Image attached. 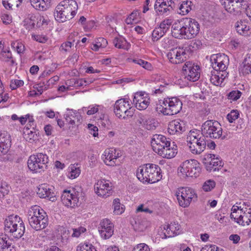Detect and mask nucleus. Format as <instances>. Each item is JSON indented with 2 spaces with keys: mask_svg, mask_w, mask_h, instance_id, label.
<instances>
[{
  "mask_svg": "<svg viewBox=\"0 0 251 251\" xmlns=\"http://www.w3.org/2000/svg\"><path fill=\"white\" fill-rule=\"evenodd\" d=\"M30 22L29 24L31 25L32 27H34L35 25V22H36L37 26H40V23L41 22V25H43L44 23H46L47 25V21L43 17L41 16H31L30 18Z\"/></svg>",
  "mask_w": 251,
  "mask_h": 251,
  "instance_id": "4c0bfd02",
  "label": "nucleus"
},
{
  "mask_svg": "<svg viewBox=\"0 0 251 251\" xmlns=\"http://www.w3.org/2000/svg\"><path fill=\"white\" fill-rule=\"evenodd\" d=\"M103 155L105 156L104 162L107 165L114 166L116 165V161L119 155L118 153H116L115 149H107Z\"/></svg>",
  "mask_w": 251,
  "mask_h": 251,
  "instance_id": "a878e982",
  "label": "nucleus"
},
{
  "mask_svg": "<svg viewBox=\"0 0 251 251\" xmlns=\"http://www.w3.org/2000/svg\"><path fill=\"white\" fill-rule=\"evenodd\" d=\"M51 0H30L31 5L36 10L44 11L46 10Z\"/></svg>",
  "mask_w": 251,
  "mask_h": 251,
  "instance_id": "7c9ffc66",
  "label": "nucleus"
},
{
  "mask_svg": "<svg viewBox=\"0 0 251 251\" xmlns=\"http://www.w3.org/2000/svg\"><path fill=\"white\" fill-rule=\"evenodd\" d=\"M132 251H150V249L147 244L140 243L134 247Z\"/></svg>",
  "mask_w": 251,
  "mask_h": 251,
  "instance_id": "6e6d98bb",
  "label": "nucleus"
},
{
  "mask_svg": "<svg viewBox=\"0 0 251 251\" xmlns=\"http://www.w3.org/2000/svg\"><path fill=\"white\" fill-rule=\"evenodd\" d=\"M33 160L31 159V155L29 157L27 161V165L28 168L32 171L35 173H40L43 171L41 170L40 166H38L39 165V162L38 160L33 162Z\"/></svg>",
  "mask_w": 251,
  "mask_h": 251,
  "instance_id": "c9c22d12",
  "label": "nucleus"
},
{
  "mask_svg": "<svg viewBox=\"0 0 251 251\" xmlns=\"http://www.w3.org/2000/svg\"><path fill=\"white\" fill-rule=\"evenodd\" d=\"M169 229L171 231L173 234H179V232L178 231L179 229V227L177 224H176L175 223H171L168 226V227L167 230Z\"/></svg>",
  "mask_w": 251,
  "mask_h": 251,
  "instance_id": "052dcab7",
  "label": "nucleus"
},
{
  "mask_svg": "<svg viewBox=\"0 0 251 251\" xmlns=\"http://www.w3.org/2000/svg\"><path fill=\"white\" fill-rule=\"evenodd\" d=\"M235 27L237 32L240 34L249 30V27L247 26L245 23L242 21H238L236 23Z\"/></svg>",
  "mask_w": 251,
  "mask_h": 251,
  "instance_id": "a19ab883",
  "label": "nucleus"
},
{
  "mask_svg": "<svg viewBox=\"0 0 251 251\" xmlns=\"http://www.w3.org/2000/svg\"><path fill=\"white\" fill-rule=\"evenodd\" d=\"M188 50L187 47H176L170 50L167 56L172 63L179 64L187 60L186 51Z\"/></svg>",
  "mask_w": 251,
  "mask_h": 251,
  "instance_id": "9b49d317",
  "label": "nucleus"
},
{
  "mask_svg": "<svg viewBox=\"0 0 251 251\" xmlns=\"http://www.w3.org/2000/svg\"><path fill=\"white\" fill-rule=\"evenodd\" d=\"M174 4L172 0H156L154 7L156 12L167 15L173 11Z\"/></svg>",
  "mask_w": 251,
  "mask_h": 251,
  "instance_id": "6ab92c4d",
  "label": "nucleus"
},
{
  "mask_svg": "<svg viewBox=\"0 0 251 251\" xmlns=\"http://www.w3.org/2000/svg\"><path fill=\"white\" fill-rule=\"evenodd\" d=\"M88 127L90 130V133L92 134L93 136L97 137L98 136V128L97 126L91 124H89Z\"/></svg>",
  "mask_w": 251,
  "mask_h": 251,
  "instance_id": "338daca9",
  "label": "nucleus"
},
{
  "mask_svg": "<svg viewBox=\"0 0 251 251\" xmlns=\"http://www.w3.org/2000/svg\"><path fill=\"white\" fill-rule=\"evenodd\" d=\"M23 135L24 138L26 140H34L35 136L37 135L35 131L32 130L27 131L26 130L23 131Z\"/></svg>",
  "mask_w": 251,
  "mask_h": 251,
  "instance_id": "13d9d810",
  "label": "nucleus"
},
{
  "mask_svg": "<svg viewBox=\"0 0 251 251\" xmlns=\"http://www.w3.org/2000/svg\"><path fill=\"white\" fill-rule=\"evenodd\" d=\"M162 113L165 115H173L178 113L182 109V102L178 98L172 97L165 99L163 102Z\"/></svg>",
  "mask_w": 251,
  "mask_h": 251,
  "instance_id": "1a4fd4ad",
  "label": "nucleus"
},
{
  "mask_svg": "<svg viewBox=\"0 0 251 251\" xmlns=\"http://www.w3.org/2000/svg\"><path fill=\"white\" fill-rule=\"evenodd\" d=\"M0 142L4 144L5 148L11 146V137L9 134L6 131H0Z\"/></svg>",
  "mask_w": 251,
  "mask_h": 251,
  "instance_id": "f704fd0d",
  "label": "nucleus"
},
{
  "mask_svg": "<svg viewBox=\"0 0 251 251\" xmlns=\"http://www.w3.org/2000/svg\"><path fill=\"white\" fill-rule=\"evenodd\" d=\"M177 146L175 144L174 142L172 143V145H167L157 154L163 158L171 159L174 157L177 151Z\"/></svg>",
  "mask_w": 251,
  "mask_h": 251,
  "instance_id": "bb28decb",
  "label": "nucleus"
},
{
  "mask_svg": "<svg viewBox=\"0 0 251 251\" xmlns=\"http://www.w3.org/2000/svg\"><path fill=\"white\" fill-rule=\"evenodd\" d=\"M133 62L135 63L139 64V65L142 66L144 68L147 70H151V63H149L147 61H144L141 59L136 58L133 60Z\"/></svg>",
  "mask_w": 251,
  "mask_h": 251,
  "instance_id": "8fccbe9b",
  "label": "nucleus"
},
{
  "mask_svg": "<svg viewBox=\"0 0 251 251\" xmlns=\"http://www.w3.org/2000/svg\"><path fill=\"white\" fill-rule=\"evenodd\" d=\"M239 115V113L237 110H232L227 115L226 118L229 123H232L238 118Z\"/></svg>",
  "mask_w": 251,
  "mask_h": 251,
  "instance_id": "09e8293b",
  "label": "nucleus"
},
{
  "mask_svg": "<svg viewBox=\"0 0 251 251\" xmlns=\"http://www.w3.org/2000/svg\"><path fill=\"white\" fill-rule=\"evenodd\" d=\"M28 220L31 227L37 231L45 228L49 223L47 213L36 206L28 212Z\"/></svg>",
  "mask_w": 251,
  "mask_h": 251,
  "instance_id": "20e7f679",
  "label": "nucleus"
},
{
  "mask_svg": "<svg viewBox=\"0 0 251 251\" xmlns=\"http://www.w3.org/2000/svg\"><path fill=\"white\" fill-rule=\"evenodd\" d=\"M215 186V182L214 181L210 179L204 182L202 186V188L204 191L208 192L213 189Z\"/></svg>",
  "mask_w": 251,
  "mask_h": 251,
  "instance_id": "603ef678",
  "label": "nucleus"
},
{
  "mask_svg": "<svg viewBox=\"0 0 251 251\" xmlns=\"http://www.w3.org/2000/svg\"><path fill=\"white\" fill-rule=\"evenodd\" d=\"M67 113L65 115L66 121L70 124L69 129H72L74 126H77L81 123L82 116L80 113L73 109H67Z\"/></svg>",
  "mask_w": 251,
  "mask_h": 251,
  "instance_id": "4be33fe9",
  "label": "nucleus"
},
{
  "mask_svg": "<svg viewBox=\"0 0 251 251\" xmlns=\"http://www.w3.org/2000/svg\"><path fill=\"white\" fill-rule=\"evenodd\" d=\"M186 27H185L183 19L175 23L172 26V34L175 38L187 39Z\"/></svg>",
  "mask_w": 251,
  "mask_h": 251,
  "instance_id": "5701e85b",
  "label": "nucleus"
},
{
  "mask_svg": "<svg viewBox=\"0 0 251 251\" xmlns=\"http://www.w3.org/2000/svg\"><path fill=\"white\" fill-rule=\"evenodd\" d=\"M78 9L77 2L74 0H64L56 7L54 16L59 22L72 19L75 15Z\"/></svg>",
  "mask_w": 251,
  "mask_h": 251,
  "instance_id": "f257e3e1",
  "label": "nucleus"
},
{
  "mask_svg": "<svg viewBox=\"0 0 251 251\" xmlns=\"http://www.w3.org/2000/svg\"><path fill=\"white\" fill-rule=\"evenodd\" d=\"M100 105L97 104L91 105L88 107V110L86 112L88 115H91L97 113L99 111Z\"/></svg>",
  "mask_w": 251,
  "mask_h": 251,
  "instance_id": "bf43d9fd",
  "label": "nucleus"
},
{
  "mask_svg": "<svg viewBox=\"0 0 251 251\" xmlns=\"http://www.w3.org/2000/svg\"><path fill=\"white\" fill-rule=\"evenodd\" d=\"M71 170L69 175V177L71 179L76 178L80 173V170L79 168H76L74 165H72L70 167Z\"/></svg>",
  "mask_w": 251,
  "mask_h": 251,
  "instance_id": "de8ad7c7",
  "label": "nucleus"
},
{
  "mask_svg": "<svg viewBox=\"0 0 251 251\" xmlns=\"http://www.w3.org/2000/svg\"><path fill=\"white\" fill-rule=\"evenodd\" d=\"M31 159L34 161L38 160L39 162V165L38 166H40L41 170L44 171L45 169H47V164L49 162L48 156L46 154L42 153H38L36 154L31 155Z\"/></svg>",
  "mask_w": 251,
  "mask_h": 251,
  "instance_id": "cd10ccee",
  "label": "nucleus"
},
{
  "mask_svg": "<svg viewBox=\"0 0 251 251\" xmlns=\"http://www.w3.org/2000/svg\"><path fill=\"white\" fill-rule=\"evenodd\" d=\"M179 205L183 207H188L192 201L197 199L195 191L189 187L178 188L176 193Z\"/></svg>",
  "mask_w": 251,
  "mask_h": 251,
  "instance_id": "6e6552de",
  "label": "nucleus"
},
{
  "mask_svg": "<svg viewBox=\"0 0 251 251\" xmlns=\"http://www.w3.org/2000/svg\"><path fill=\"white\" fill-rule=\"evenodd\" d=\"M96 43L99 45L100 48H104L106 47L107 45V40L103 38H99L97 39Z\"/></svg>",
  "mask_w": 251,
  "mask_h": 251,
  "instance_id": "774afa93",
  "label": "nucleus"
},
{
  "mask_svg": "<svg viewBox=\"0 0 251 251\" xmlns=\"http://www.w3.org/2000/svg\"><path fill=\"white\" fill-rule=\"evenodd\" d=\"M201 131L205 137L211 139H222L225 138V136L222 137L223 130L220 123L215 120H207L201 126Z\"/></svg>",
  "mask_w": 251,
  "mask_h": 251,
  "instance_id": "423d86ee",
  "label": "nucleus"
},
{
  "mask_svg": "<svg viewBox=\"0 0 251 251\" xmlns=\"http://www.w3.org/2000/svg\"><path fill=\"white\" fill-rule=\"evenodd\" d=\"M76 251H97V250L92 244L85 243L83 245H79L77 247Z\"/></svg>",
  "mask_w": 251,
  "mask_h": 251,
  "instance_id": "c03bdc74",
  "label": "nucleus"
},
{
  "mask_svg": "<svg viewBox=\"0 0 251 251\" xmlns=\"http://www.w3.org/2000/svg\"><path fill=\"white\" fill-rule=\"evenodd\" d=\"M206 161V159L204 158L203 159V163L204 164L207 171L209 172H214L219 170V168L223 165V163L219 159H213L209 161Z\"/></svg>",
  "mask_w": 251,
  "mask_h": 251,
  "instance_id": "c85d7f7f",
  "label": "nucleus"
},
{
  "mask_svg": "<svg viewBox=\"0 0 251 251\" xmlns=\"http://www.w3.org/2000/svg\"><path fill=\"white\" fill-rule=\"evenodd\" d=\"M114 207V212L115 214L119 215L122 214L124 211L123 205H121L120 200L119 199H115L113 201V203Z\"/></svg>",
  "mask_w": 251,
  "mask_h": 251,
  "instance_id": "ea45409f",
  "label": "nucleus"
},
{
  "mask_svg": "<svg viewBox=\"0 0 251 251\" xmlns=\"http://www.w3.org/2000/svg\"><path fill=\"white\" fill-rule=\"evenodd\" d=\"M72 233V228H67L63 227V233H62V238L65 239H68L69 237H71V234Z\"/></svg>",
  "mask_w": 251,
  "mask_h": 251,
  "instance_id": "0e129e2a",
  "label": "nucleus"
},
{
  "mask_svg": "<svg viewBox=\"0 0 251 251\" xmlns=\"http://www.w3.org/2000/svg\"><path fill=\"white\" fill-rule=\"evenodd\" d=\"M200 68L198 65H195L190 61L185 63L182 67V74L184 77L188 80L195 82L200 77Z\"/></svg>",
  "mask_w": 251,
  "mask_h": 251,
  "instance_id": "f8f14e48",
  "label": "nucleus"
},
{
  "mask_svg": "<svg viewBox=\"0 0 251 251\" xmlns=\"http://www.w3.org/2000/svg\"><path fill=\"white\" fill-rule=\"evenodd\" d=\"M234 221L242 226H245V224L249 225L251 222V209H249L247 212L244 211L238 218H235Z\"/></svg>",
  "mask_w": 251,
  "mask_h": 251,
  "instance_id": "c756f323",
  "label": "nucleus"
},
{
  "mask_svg": "<svg viewBox=\"0 0 251 251\" xmlns=\"http://www.w3.org/2000/svg\"><path fill=\"white\" fill-rule=\"evenodd\" d=\"M145 169L147 170L148 183H153L161 178V169L159 166L154 164H147L145 165Z\"/></svg>",
  "mask_w": 251,
  "mask_h": 251,
  "instance_id": "dca6fc26",
  "label": "nucleus"
},
{
  "mask_svg": "<svg viewBox=\"0 0 251 251\" xmlns=\"http://www.w3.org/2000/svg\"><path fill=\"white\" fill-rule=\"evenodd\" d=\"M242 93L239 90H233L228 94V98L229 100L235 101L238 100L241 96Z\"/></svg>",
  "mask_w": 251,
  "mask_h": 251,
  "instance_id": "864d4df0",
  "label": "nucleus"
},
{
  "mask_svg": "<svg viewBox=\"0 0 251 251\" xmlns=\"http://www.w3.org/2000/svg\"><path fill=\"white\" fill-rule=\"evenodd\" d=\"M211 73V76L210 77L211 82L216 86L221 85L222 82V80L220 79L219 75L217 74V72H212Z\"/></svg>",
  "mask_w": 251,
  "mask_h": 251,
  "instance_id": "49530a36",
  "label": "nucleus"
},
{
  "mask_svg": "<svg viewBox=\"0 0 251 251\" xmlns=\"http://www.w3.org/2000/svg\"><path fill=\"white\" fill-rule=\"evenodd\" d=\"M4 230L8 235L19 239L24 235L25 227L23 221L19 216L11 215L5 220Z\"/></svg>",
  "mask_w": 251,
  "mask_h": 251,
  "instance_id": "f03ea898",
  "label": "nucleus"
},
{
  "mask_svg": "<svg viewBox=\"0 0 251 251\" xmlns=\"http://www.w3.org/2000/svg\"><path fill=\"white\" fill-rule=\"evenodd\" d=\"M7 234L0 233V251H3L6 248L8 249L11 246V243L8 242Z\"/></svg>",
  "mask_w": 251,
  "mask_h": 251,
  "instance_id": "e433bc0d",
  "label": "nucleus"
},
{
  "mask_svg": "<svg viewBox=\"0 0 251 251\" xmlns=\"http://www.w3.org/2000/svg\"><path fill=\"white\" fill-rule=\"evenodd\" d=\"M113 43L116 48L126 50H128L130 46V44L122 37H115Z\"/></svg>",
  "mask_w": 251,
  "mask_h": 251,
  "instance_id": "2f4dec72",
  "label": "nucleus"
},
{
  "mask_svg": "<svg viewBox=\"0 0 251 251\" xmlns=\"http://www.w3.org/2000/svg\"><path fill=\"white\" fill-rule=\"evenodd\" d=\"M171 139L161 134L153 135L151 145L154 152L158 153L167 145H170Z\"/></svg>",
  "mask_w": 251,
  "mask_h": 251,
  "instance_id": "2eb2a0df",
  "label": "nucleus"
},
{
  "mask_svg": "<svg viewBox=\"0 0 251 251\" xmlns=\"http://www.w3.org/2000/svg\"><path fill=\"white\" fill-rule=\"evenodd\" d=\"M174 42V40L169 38H164L162 41V46L164 49L170 48V45Z\"/></svg>",
  "mask_w": 251,
  "mask_h": 251,
  "instance_id": "e2e57ef3",
  "label": "nucleus"
},
{
  "mask_svg": "<svg viewBox=\"0 0 251 251\" xmlns=\"http://www.w3.org/2000/svg\"><path fill=\"white\" fill-rule=\"evenodd\" d=\"M244 70L245 72L249 74H251V54L247 56L243 62Z\"/></svg>",
  "mask_w": 251,
  "mask_h": 251,
  "instance_id": "a18cd8bd",
  "label": "nucleus"
},
{
  "mask_svg": "<svg viewBox=\"0 0 251 251\" xmlns=\"http://www.w3.org/2000/svg\"><path fill=\"white\" fill-rule=\"evenodd\" d=\"M202 45L201 42L199 40H193L191 41V43L188 48V50H191L192 48L193 50H196L201 48Z\"/></svg>",
  "mask_w": 251,
  "mask_h": 251,
  "instance_id": "4d7b16f0",
  "label": "nucleus"
},
{
  "mask_svg": "<svg viewBox=\"0 0 251 251\" xmlns=\"http://www.w3.org/2000/svg\"><path fill=\"white\" fill-rule=\"evenodd\" d=\"M145 165L140 166L136 171V176L138 179L143 183H148V176L147 170L145 169Z\"/></svg>",
  "mask_w": 251,
  "mask_h": 251,
  "instance_id": "473e14b6",
  "label": "nucleus"
},
{
  "mask_svg": "<svg viewBox=\"0 0 251 251\" xmlns=\"http://www.w3.org/2000/svg\"><path fill=\"white\" fill-rule=\"evenodd\" d=\"M201 251H224L223 249L219 250L216 245H206L203 247Z\"/></svg>",
  "mask_w": 251,
  "mask_h": 251,
  "instance_id": "680f3d73",
  "label": "nucleus"
},
{
  "mask_svg": "<svg viewBox=\"0 0 251 251\" xmlns=\"http://www.w3.org/2000/svg\"><path fill=\"white\" fill-rule=\"evenodd\" d=\"M228 61V57L224 54H213L210 57L211 66L215 71L217 72L222 82L228 75L226 71Z\"/></svg>",
  "mask_w": 251,
  "mask_h": 251,
  "instance_id": "39448f33",
  "label": "nucleus"
},
{
  "mask_svg": "<svg viewBox=\"0 0 251 251\" xmlns=\"http://www.w3.org/2000/svg\"><path fill=\"white\" fill-rule=\"evenodd\" d=\"M37 194L40 198L47 199L52 202L56 200L54 188L47 184H42L39 185Z\"/></svg>",
  "mask_w": 251,
  "mask_h": 251,
  "instance_id": "a211bd4d",
  "label": "nucleus"
},
{
  "mask_svg": "<svg viewBox=\"0 0 251 251\" xmlns=\"http://www.w3.org/2000/svg\"><path fill=\"white\" fill-rule=\"evenodd\" d=\"M150 99L145 92H139L135 94L133 102L139 110L146 109L150 102Z\"/></svg>",
  "mask_w": 251,
  "mask_h": 251,
  "instance_id": "412c9836",
  "label": "nucleus"
},
{
  "mask_svg": "<svg viewBox=\"0 0 251 251\" xmlns=\"http://www.w3.org/2000/svg\"><path fill=\"white\" fill-rule=\"evenodd\" d=\"M0 59L2 61L8 62L10 66H13L15 63L11 52L9 50L6 49L5 50L1 51L0 54Z\"/></svg>",
  "mask_w": 251,
  "mask_h": 251,
  "instance_id": "72a5a7b5",
  "label": "nucleus"
},
{
  "mask_svg": "<svg viewBox=\"0 0 251 251\" xmlns=\"http://www.w3.org/2000/svg\"><path fill=\"white\" fill-rule=\"evenodd\" d=\"M164 32L162 31L158 27H156L152 32L151 38L153 42L157 41L164 35Z\"/></svg>",
  "mask_w": 251,
  "mask_h": 251,
  "instance_id": "79ce46f5",
  "label": "nucleus"
},
{
  "mask_svg": "<svg viewBox=\"0 0 251 251\" xmlns=\"http://www.w3.org/2000/svg\"><path fill=\"white\" fill-rule=\"evenodd\" d=\"M135 109L132 106H131V104H130V108H128L127 111L125 112L122 119H125L126 117H131L133 116L134 113Z\"/></svg>",
  "mask_w": 251,
  "mask_h": 251,
  "instance_id": "69168bd1",
  "label": "nucleus"
},
{
  "mask_svg": "<svg viewBox=\"0 0 251 251\" xmlns=\"http://www.w3.org/2000/svg\"><path fill=\"white\" fill-rule=\"evenodd\" d=\"M72 233L71 234L72 237H78L80 234L85 232L86 229L85 227L79 226L78 228H72Z\"/></svg>",
  "mask_w": 251,
  "mask_h": 251,
  "instance_id": "3c124183",
  "label": "nucleus"
},
{
  "mask_svg": "<svg viewBox=\"0 0 251 251\" xmlns=\"http://www.w3.org/2000/svg\"><path fill=\"white\" fill-rule=\"evenodd\" d=\"M62 202L65 206L70 207H74L77 206L79 201L78 193L74 194L71 190H64L61 197Z\"/></svg>",
  "mask_w": 251,
  "mask_h": 251,
  "instance_id": "f3484780",
  "label": "nucleus"
},
{
  "mask_svg": "<svg viewBox=\"0 0 251 251\" xmlns=\"http://www.w3.org/2000/svg\"><path fill=\"white\" fill-rule=\"evenodd\" d=\"M139 13L137 11H133L126 19L125 22L127 25H132L136 23L137 16Z\"/></svg>",
  "mask_w": 251,
  "mask_h": 251,
  "instance_id": "37998d69",
  "label": "nucleus"
},
{
  "mask_svg": "<svg viewBox=\"0 0 251 251\" xmlns=\"http://www.w3.org/2000/svg\"><path fill=\"white\" fill-rule=\"evenodd\" d=\"M178 171L183 177H197L199 176L201 168L198 161L191 159L183 162L178 168Z\"/></svg>",
  "mask_w": 251,
  "mask_h": 251,
  "instance_id": "0eeeda50",
  "label": "nucleus"
},
{
  "mask_svg": "<svg viewBox=\"0 0 251 251\" xmlns=\"http://www.w3.org/2000/svg\"><path fill=\"white\" fill-rule=\"evenodd\" d=\"M111 184V182L108 180H99L94 186L95 192L99 196L107 198L112 193Z\"/></svg>",
  "mask_w": 251,
  "mask_h": 251,
  "instance_id": "ddd939ff",
  "label": "nucleus"
},
{
  "mask_svg": "<svg viewBox=\"0 0 251 251\" xmlns=\"http://www.w3.org/2000/svg\"><path fill=\"white\" fill-rule=\"evenodd\" d=\"M249 0H224L222 3L225 10L228 13L236 15L241 10L249 7Z\"/></svg>",
  "mask_w": 251,
  "mask_h": 251,
  "instance_id": "9d476101",
  "label": "nucleus"
},
{
  "mask_svg": "<svg viewBox=\"0 0 251 251\" xmlns=\"http://www.w3.org/2000/svg\"><path fill=\"white\" fill-rule=\"evenodd\" d=\"M186 141L191 152L200 154L205 149L206 141L202 131L193 129L188 133Z\"/></svg>",
  "mask_w": 251,
  "mask_h": 251,
  "instance_id": "7ed1b4c3",
  "label": "nucleus"
},
{
  "mask_svg": "<svg viewBox=\"0 0 251 251\" xmlns=\"http://www.w3.org/2000/svg\"><path fill=\"white\" fill-rule=\"evenodd\" d=\"M185 130V123L179 119L173 120L168 125V131L170 134H181Z\"/></svg>",
  "mask_w": 251,
  "mask_h": 251,
  "instance_id": "393cba45",
  "label": "nucleus"
},
{
  "mask_svg": "<svg viewBox=\"0 0 251 251\" xmlns=\"http://www.w3.org/2000/svg\"><path fill=\"white\" fill-rule=\"evenodd\" d=\"M99 231L103 239H108L113 234L114 225L109 219H104L100 223Z\"/></svg>",
  "mask_w": 251,
  "mask_h": 251,
  "instance_id": "aec40b11",
  "label": "nucleus"
},
{
  "mask_svg": "<svg viewBox=\"0 0 251 251\" xmlns=\"http://www.w3.org/2000/svg\"><path fill=\"white\" fill-rule=\"evenodd\" d=\"M128 108H130L129 101L125 99H121L116 101L114 106V112L117 117L122 118Z\"/></svg>",
  "mask_w": 251,
  "mask_h": 251,
  "instance_id": "b1692460",
  "label": "nucleus"
},
{
  "mask_svg": "<svg viewBox=\"0 0 251 251\" xmlns=\"http://www.w3.org/2000/svg\"><path fill=\"white\" fill-rule=\"evenodd\" d=\"M24 82L22 80L12 79L10 81V87L12 90H15L17 88L23 86Z\"/></svg>",
  "mask_w": 251,
  "mask_h": 251,
  "instance_id": "5fc2aeb1",
  "label": "nucleus"
},
{
  "mask_svg": "<svg viewBox=\"0 0 251 251\" xmlns=\"http://www.w3.org/2000/svg\"><path fill=\"white\" fill-rule=\"evenodd\" d=\"M185 27H186L187 34V39H192L199 33L200 28L198 22L195 19L191 18L183 19Z\"/></svg>",
  "mask_w": 251,
  "mask_h": 251,
  "instance_id": "4468645a",
  "label": "nucleus"
},
{
  "mask_svg": "<svg viewBox=\"0 0 251 251\" xmlns=\"http://www.w3.org/2000/svg\"><path fill=\"white\" fill-rule=\"evenodd\" d=\"M191 1H190L186 0L183 1L179 6V11H178V13L183 15L188 13L191 9Z\"/></svg>",
  "mask_w": 251,
  "mask_h": 251,
  "instance_id": "58836bf2",
  "label": "nucleus"
}]
</instances>
